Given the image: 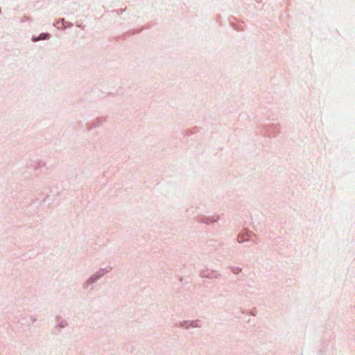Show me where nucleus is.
Returning a JSON list of instances; mask_svg holds the SVG:
<instances>
[{
  "label": "nucleus",
  "instance_id": "obj_1",
  "mask_svg": "<svg viewBox=\"0 0 355 355\" xmlns=\"http://www.w3.org/2000/svg\"><path fill=\"white\" fill-rule=\"evenodd\" d=\"M46 38H49V35L48 34L42 33L40 35L39 37H37V38L34 37L33 40V41H38L40 40H45Z\"/></svg>",
  "mask_w": 355,
  "mask_h": 355
}]
</instances>
